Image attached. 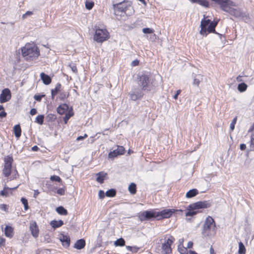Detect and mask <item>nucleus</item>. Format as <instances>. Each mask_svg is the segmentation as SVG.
I'll return each instance as SVG.
<instances>
[{
  "label": "nucleus",
  "instance_id": "2f4dec72",
  "mask_svg": "<svg viewBox=\"0 0 254 254\" xmlns=\"http://www.w3.org/2000/svg\"><path fill=\"white\" fill-rule=\"evenodd\" d=\"M239 254H246V249L245 246L243 244L242 242H240L239 243V250H238Z\"/></svg>",
  "mask_w": 254,
  "mask_h": 254
},
{
  "label": "nucleus",
  "instance_id": "c85d7f7f",
  "mask_svg": "<svg viewBox=\"0 0 254 254\" xmlns=\"http://www.w3.org/2000/svg\"><path fill=\"white\" fill-rule=\"evenodd\" d=\"M248 88V85L244 82H242L238 84V90L240 92H245Z\"/></svg>",
  "mask_w": 254,
  "mask_h": 254
},
{
  "label": "nucleus",
  "instance_id": "69168bd1",
  "mask_svg": "<svg viewBox=\"0 0 254 254\" xmlns=\"http://www.w3.org/2000/svg\"><path fill=\"white\" fill-rule=\"evenodd\" d=\"M193 246V243L191 241H190L188 243L187 248H191Z\"/></svg>",
  "mask_w": 254,
  "mask_h": 254
},
{
  "label": "nucleus",
  "instance_id": "39448f33",
  "mask_svg": "<svg viewBox=\"0 0 254 254\" xmlns=\"http://www.w3.org/2000/svg\"><path fill=\"white\" fill-rule=\"evenodd\" d=\"M211 203L208 201H198L191 204L188 206V211L186 213V216H192L197 214L195 210L200 208H207L210 206Z\"/></svg>",
  "mask_w": 254,
  "mask_h": 254
},
{
  "label": "nucleus",
  "instance_id": "f3484780",
  "mask_svg": "<svg viewBox=\"0 0 254 254\" xmlns=\"http://www.w3.org/2000/svg\"><path fill=\"white\" fill-rule=\"evenodd\" d=\"M60 240L64 247L68 248L69 246L70 240L68 236L62 235L60 238Z\"/></svg>",
  "mask_w": 254,
  "mask_h": 254
},
{
  "label": "nucleus",
  "instance_id": "e433bc0d",
  "mask_svg": "<svg viewBox=\"0 0 254 254\" xmlns=\"http://www.w3.org/2000/svg\"><path fill=\"white\" fill-rule=\"evenodd\" d=\"M69 96V93L64 91L61 92L59 95V99L60 100H64L67 98Z\"/></svg>",
  "mask_w": 254,
  "mask_h": 254
},
{
  "label": "nucleus",
  "instance_id": "f03ea898",
  "mask_svg": "<svg viewBox=\"0 0 254 254\" xmlns=\"http://www.w3.org/2000/svg\"><path fill=\"white\" fill-rule=\"evenodd\" d=\"M22 56L27 61L36 60L40 55L38 47L34 43H28L21 48Z\"/></svg>",
  "mask_w": 254,
  "mask_h": 254
},
{
  "label": "nucleus",
  "instance_id": "603ef678",
  "mask_svg": "<svg viewBox=\"0 0 254 254\" xmlns=\"http://www.w3.org/2000/svg\"><path fill=\"white\" fill-rule=\"evenodd\" d=\"M99 197L100 198L102 199L105 197V193L104 191L100 190L98 193Z\"/></svg>",
  "mask_w": 254,
  "mask_h": 254
},
{
  "label": "nucleus",
  "instance_id": "a19ab883",
  "mask_svg": "<svg viewBox=\"0 0 254 254\" xmlns=\"http://www.w3.org/2000/svg\"><path fill=\"white\" fill-rule=\"evenodd\" d=\"M94 4V3L93 2L87 1L85 3V7L87 9L90 10L93 7Z\"/></svg>",
  "mask_w": 254,
  "mask_h": 254
},
{
  "label": "nucleus",
  "instance_id": "de8ad7c7",
  "mask_svg": "<svg viewBox=\"0 0 254 254\" xmlns=\"http://www.w3.org/2000/svg\"><path fill=\"white\" fill-rule=\"evenodd\" d=\"M251 142L252 148H253V150H254V133H253L251 135Z\"/></svg>",
  "mask_w": 254,
  "mask_h": 254
},
{
  "label": "nucleus",
  "instance_id": "c9c22d12",
  "mask_svg": "<svg viewBox=\"0 0 254 254\" xmlns=\"http://www.w3.org/2000/svg\"><path fill=\"white\" fill-rule=\"evenodd\" d=\"M178 249L181 254H188L187 248L184 247L183 246L179 245Z\"/></svg>",
  "mask_w": 254,
  "mask_h": 254
},
{
  "label": "nucleus",
  "instance_id": "09e8293b",
  "mask_svg": "<svg viewBox=\"0 0 254 254\" xmlns=\"http://www.w3.org/2000/svg\"><path fill=\"white\" fill-rule=\"evenodd\" d=\"M243 75H239L237 77L236 80L238 82H244V81H247V80H245L244 79H243Z\"/></svg>",
  "mask_w": 254,
  "mask_h": 254
},
{
  "label": "nucleus",
  "instance_id": "9b49d317",
  "mask_svg": "<svg viewBox=\"0 0 254 254\" xmlns=\"http://www.w3.org/2000/svg\"><path fill=\"white\" fill-rule=\"evenodd\" d=\"M139 218L141 221L148 220L153 218H156L157 219V210L152 209L145 211L140 215Z\"/></svg>",
  "mask_w": 254,
  "mask_h": 254
},
{
  "label": "nucleus",
  "instance_id": "412c9836",
  "mask_svg": "<svg viewBox=\"0 0 254 254\" xmlns=\"http://www.w3.org/2000/svg\"><path fill=\"white\" fill-rule=\"evenodd\" d=\"M85 246V241L84 239H81L77 240L74 245V248L77 250L83 249Z\"/></svg>",
  "mask_w": 254,
  "mask_h": 254
},
{
  "label": "nucleus",
  "instance_id": "864d4df0",
  "mask_svg": "<svg viewBox=\"0 0 254 254\" xmlns=\"http://www.w3.org/2000/svg\"><path fill=\"white\" fill-rule=\"evenodd\" d=\"M0 209L2 210L6 211L7 209V205L5 204L0 205Z\"/></svg>",
  "mask_w": 254,
  "mask_h": 254
},
{
  "label": "nucleus",
  "instance_id": "6ab92c4d",
  "mask_svg": "<svg viewBox=\"0 0 254 254\" xmlns=\"http://www.w3.org/2000/svg\"><path fill=\"white\" fill-rule=\"evenodd\" d=\"M68 110V106L66 104H62L57 109L58 113L60 115L64 114Z\"/></svg>",
  "mask_w": 254,
  "mask_h": 254
},
{
  "label": "nucleus",
  "instance_id": "423d86ee",
  "mask_svg": "<svg viewBox=\"0 0 254 254\" xmlns=\"http://www.w3.org/2000/svg\"><path fill=\"white\" fill-rule=\"evenodd\" d=\"M110 37L109 33L105 28H100L95 26V32L93 39L97 43H103Z\"/></svg>",
  "mask_w": 254,
  "mask_h": 254
},
{
  "label": "nucleus",
  "instance_id": "5701e85b",
  "mask_svg": "<svg viewBox=\"0 0 254 254\" xmlns=\"http://www.w3.org/2000/svg\"><path fill=\"white\" fill-rule=\"evenodd\" d=\"M5 235L9 238H12L13 235V229L11 226H6L4 229Z\"/></svg>",
  "mask_w": 254,
  "mask_h": 254
},
{
  "label": "nucleus",
  "instance_id": "58836bf2",
  "mask_svg": "<svg viewBox=\"0 0 254 254\" xmlns=\"http://www.w3.org/2000/svg\"><path fill=\"white\" fill-rule=\"evenodd\" d=\"M21 201L24 205V209L27 210L29 208L27 200L25 198L22 197L21 198Z\"/></svg>",
  "mask_w": 254,
  "mask_h": 254
},
{
  "label": "nucleus",
  "instance_id": "a878e982",
  "mask_svg": "<svg viewBox=\"0 0 254 254\" xmlns=\"http://www.w3.org/2000/svg\"><path fill=\"white\" fill-rule=\"evenodd\" d=\"M198 194V190L196 189H193L188 191L186 195V197L191 198Z\"/></svg>",
  "mask_w": 254,
  "mask_h": 254
},
{
  "label": "nucleus",
  "instance_id": "aec40b11",
  "mask_svg": "<svg viewBox=\"0 0 254 254\" xmlns=\"http://www.w3.org/2000/svg\"><path fill=\"white\" fill-rule=\"evenodd\" d=\"M40 77L42 80L43 81V82L45 85H48L51 83L52 79L51 77L45 73L42 72L40 74Z\"/></svg>",
  "mask_w": 254,
  "mask_h": 254
},
{
  "label": "nucleus",
  "instance_id": "3c124183",
  "mask_svg": "<svg viewBox=\"0 0 254 254\" xmlns=\"http://www.w3.org/2000/svg\"><path fill=\"white\" fill-rule=\"evenodd\" d=\"M33 12L32 11H28L25 14L22 15L23 18H26L27 16L32 15Z\"/></svg>",
  "mask_w": 254,
  "mask_h": 254
},
{
  "label": "nucleus",
  "instance_id": "c756f323",
  "mask_svg": "<svg viewBox=\"0 0 254 254\" xmlns=\"http://www.w3.org/2000/svg\"><path fill=\"white\" fill-rule=\"evenodd\" d=\"M73 115V112L72 111V109L68 111L65 115V116L64 117V121L65 124L67 123V121L69 119V118Z\"/></svg>",
  "mask_w": 254,
  "mask_h": 254
},
{
  "label": "nucleus",
  "instance_id": "8fccbe9b",
  "mask_svg": "<svg viewBox=\"0 0 254 254\" xmlns=\"http://www.w3.org/2000/svg\"><path fill=\"white\" fill-rule=\"evenodd\" d=\"M57 192L60 195H64V190L63 188H60L57 190Z\"/></svg>",
  "mask_w": 254,
  "mask_h": 254
},
{
  "label": "nucleus",
  "instance_id": "5fc2aeb1",
  "mask_svg": "<svg viewBox=\"0 0 254 254\" xmlns=\"http://www.w3.org/2000/svg\"><path fill=\"white\" fill-rule=\"evenodd\" d=\"M87 137V135L86 134H85L84 135V136H78L76 138V140L77 141H79V140H83L84 138H86Z\"/></svg>",
  "mask_w": 254,
  "mask_h": 254
},
{
  "label": "nucleus",
  "instance_id": "774afa93",
  "mask_svg": "<svg viewBox=\"0 0 254 254\" xmlns=\"http://www.w3.org/2000/svg\"><path fill=\"white\" fill-rule=\"evenodd\" d=\"M138 248H137L136 247H132V250L131 251V252H132L133 253H136L138 251Z\"/></svg>",
  "mask_w": 254,
  "mask_h": 254
},
{
  "label": "nucleus",
  "instance_id": "f257e3e1",
  "mask_svg": "<svg viewBox=\"0 0 254 254\" xmlns=\"http://www.w3.org/2000/svg\"><path fill=\"white\" fill-rule=\"evenodd\" d=\"M220 5L221 9L236 18H240L245 22H250V17L248 13L242 11L241 9H236L233 7L236 5L234 2L230 0H212Z\"/></svg>",
  "mask_w": 254,
  "mask_h": 254
},
{
  "label": "nucleus",
  "instance_id": "cd10ccee",
  "mask_svg": "<svg viewBox=\"0 0 254 254\" xmlns=\"http://www.w3.org/2000/svg\"><path fill=\"white\" fill-rule=\"evenodd\" d=\"M56 211L60 215H66L67 214V210L62 206L57 207Z\"/></svg>",
  "mask_w": 254,
  "mask_h": 254
},
{
  "label": "nucleus",
  "instance_id": "680f3d73",
  "mask_svg": "<svg viewBox=\"0 0 254 254\" xmlns=\"http://www.w3.org/2000/svg\"><path fill=\"white\" fill-rule=\"evenodd\" d=\"M5 239L3 238H1L0 239V246H4L5 244Z\"/></svg>",
  "mask_w": 254,
  "mask_h": 254
},
{
  "label": "nucleus",
  "instance_id": "6e6d98bb",
  "mask_svg": "<svg viewBox=\"0 0 254 254\" xmlns=\"http://www.w3.org/2000/svg\"><path fill=\"white\" fill-rule=\"evenodd\" d=\"M139 61L137 60H134L131 62V65L133 66H136L138 64Z\"/></svg>",
  "mask_w": 254,
  "mask_h": 254
},
{
  "label": "nucleus",
  "instance_id": "4c0bfd02",
  "mask_svg": "<svg viewBox=\"0 0 254 254\" xmlns=\"http://www.w3.org/2000/svg\"><path fill=\"white\" fill-rule=\"evenodd\" d=\"M44 116L43 115H38L36 118L35 122L38 123L39 125H41L43 124L44 122Z\"/></svg>",
  "mask_w": 254,
  "mask_h": 254
},
{
  "label": "nucleus",
  "instance_id": "6e6552de",
  "mask_svg": "<svg viewBox=\"0 0 254 254\" xmlns=\"http://www.w3.org/2000/svg\"><path fill=\"white\" fill-rule=\"evenodd\" d=\"M177 211L182 212V210L174 209H165L160 211H157V220H159L162 219L169 218L174 213Z\"/></svg>",
  "mask_w": 254,
  "mask_h": 254
},
{
  "label": "nucleus",
  "instance_id": "473e14b6",
  "mask_svg": "<svg viewBox=\"0 0 254 254\" xmlns=\"http://www.w3.org/2000/svg\"><path fill=\"white\" fill-rule=\"evenodd\" d=\"M114 245L116 246H124L125 245V241L123 238H121L115 242Z\"/></svg>",
  "mask_w": 254,
  "mask_h": 254
},
{
  "label": "nucleus",
  "instance_id": "7c9ffc66",
  "mask_svg": "<svg viewBox=\"0 0 254 254\" xmlns=\"http://www.w3.org/2000/svg\"><path fill=\"white\" fill-rule=\"evenodd\" d=\"M136 186L135 184L132 183L128 187V190L131 194H134L136 192Z\"/></svg>",
  "mask_w": 254,
  "mask_h": 254
},
{
  "label": "nucleus",
  "instance_id": "4468645a",
  "mask_svg": "<svg viewBox=\"0 0 254 254\" xmlns=\"http://www.w3.org/2000/svg\"><path fill=\"white\" fill-rule=\"evenodd\" d=\"M11 97L10 91L8 88H5L2 91L0 96L1 103L8 101Z\"/></svg>",
  "mask_w": 254,
  "mask_h": 254
},
{
  "label": "nucleus",
  "instance_id": "e2e57ef3",
  "mask_svg": "<svg viewBox=\"0 0 254 254\" xmlns=\"http://www.w3.org/2000/svg\"><path fill=\"white\" fill-rule=\"evenodd\" d=\"M70 67L73 72L75 73L77 72V68L76 66L73 65L71 66Z\"/></svg>",
  "mask_w": 254,
  "mask_h": 254
},
{
  "label": "nucleus",
  "instance_id": "2eb2a0df",
  "mask_svg": "<svg viewBox=\"0 0 254 254\" xmlns=\"http://www.w3.org/2000/svg\"><path fill=\"white\" fill-rule=\"evenodd\" d=\"M211 21L209 19H205L204 18L201 21L200 34L203 36H206L207 33H206V27L210 24Z\"/></svg>",
  "mask_w": 254,
  "mask_h": 254
},
{
  "label": "nucleus",
  "instance_id": "0e129e2a",
  "mask_svg": "<svg viewBox=\"0 0 254 254\" xmlns=\"http://www.w3.org/2000/svg\"><path fill=\"white\" fill-rule=\"evenodd\" d=\"M39 147L36 145H35L32 147V150L33 151H37L39 150Z\"/></svg>",
  "mask_w": 254,
  "mask_h": 254
},
{
  "label": "nucleus",
  "instance_id": "393cba45",
  "mask_svg": "<svg viewBox=\"0 0 254 254\" xmlns=\"http://www.w3.org/2000/svg\"><path fill=\"white\" fill-rule=\"evenodd\" d=\"M61 84L59 83H58L55 89H52L51 90V95L53 99L54 98V96L57 95V94L61 90Z\"/></svg>",
  "mask_w": 254,
  "mask_h": 254
},
{
  "label": "nucleus",
  "instance_id": "1a4fd4ad",
  "mask_svg": "<svg viewBox=\"0 0 254 254\" xmlns=\"http://www.w3.org/2000/svg\"><path fill=\"white\" fill-rule=\"evenodd\" d=\"M175 240L173 236H170L168 239H165L164 242L162 245V254H169L171 253V246Z\"/></svg>",
  "mask_w": 254,
  "mask_h": 254
},
{
  "label": "nucleus",
  "instance_id": "a211bd4d",
  "mask_svg": "<svg viewBox=\"0 0 254 254\" xmlns=\"http://www.w3.org/2000/svg\"><path fill=\"white\" fill-rule=\"evenodd\" d=\"M217 21H211L210 24H209L206 27V33H207V32H208V33H214L217 34L215 30V27L217 26Z\"/></svg>",
  "mask_w": 254,
  "mask_h": 254
},
{
  "label": "nucleus",
  "instance_id": "4be33fe9",
  "mask_svg": "<svg viewBox=\"0 0 254 254\" xmlns=\"http://www.w3.org/2000/svg\"><path fill=\"white\" fill-rule=\"evenodd\" d=\"M96 175L97 176V177L96 178V181L102 184L104 182V180L105 179V178L106 176L107 175V174L105 173H104L103 172H100L98 173Z\"/></svg>",
  "mask_w": 254,
  "mask_h": 254
},
{
  "label": "nucleus",
  "instance_id": "f704fd0d",
  "mask_svg": "<svg viewBox=\"0 0 254 254\" xmlns=\"http://www.w3.org/2000/svg\"><path fill=\"white\" fill-rule=\"evenodd\" d=\"M201 77L202 76L200 74L196 75V76L194 77L193 84L196 86H198L200 79H201Z\"/></svg>",
  "mask_w": 254,
  "mask_h": 254
},
{
  "label": "nucleus",
  "instance_id": "7ed1b4c3",
  "mask_svg": "<svg viewBox=\"0 0 254 254\" xmlns=\"http://www.w3.org/2000/svg\"><path fill=\"white\" fill-rule=\"evenodd\" d=\"M137 84L141 89L144 91H150L153 87V79L150 73L143 71L137 78Z\"/></svg>",
  "mask_w": 254,
  "mask_h": 254
},
{
  "label": "nucleus",
  "instance_id": "13d9d810",
  "mask_svg": "<svg viewBox=\"0 0 254 254\" xmlns=\"http://www.w3.org/2000/svg\"><path fill=\"white\" fill-rule=\"evenodd\" d=\"M30 114H31L32 116H33V115H35V114L37 113V110H36V109H35V108H33V109H32L30 110Z\"/></svg>",
  "mask_w": 254,
  "mask_h": 254
},
{
  "label": "nucleus",
  "instance_id": "37998d69",
  "mask_svg": "<svg viewBox=\"0 0 254 254\" xmlns=\"http://www.w3.org/2000/svg\"><path fill=\"white\" fill-rule=\"evenodd\" d=\"M237 120V117H236L235 118H234L233 119L232 122L230 124V128L231 130H233L234 129L235 126V124H236Z\"/></svg>",
  "mask_w": 254,
  "mask_h": 254
},
{
  "label": "nucleus",
  "instance_id": "dca6fc26",
  "mask_svg": "<svg viewBox=\"0 0 254 254\" xmlns=\"http://www.w3.org/2000/svg\"><path fill=\"white\" fill-rule=\"evenodd\" d=\"M30 229L31 232V234L34 237L37 238L38 237L39 229L35 222L30 224Z\"/></svg>",
  "mask_w": 254,
  "mask_h": 254
},
{
  "label": "nucleus",
  "instance_id": "4d7b16f0",
  "mask_svg": "<svg viewBox=\"0 0 254 254\" xmlns=\"http://www.w3.org/2000/svg\"><path fill=\"white\" fill-rule=\"evenodd\" d=\"M6 113L5 111H2L0 113V118H3L6 116Z\"/></svg>",
  "mask_w": 254,
  "mask_h": 254
},
{
  "label": "nucleus",
  "instance_id": "c03bdc74",
  "mask_svg": "<svg viewBox=\"0 0 254 254\" xmlns=\"http://www.w3.org/2000/svg\"><path fill=\"white\" fill-rule=\"evenodd\" d=\"M50 180L52 181H56L58 182H61L62 181V180L61 178L58 176H52L50 178Z\"/></svg>",
  "mask_w": 254,
  "mask_h": 254
},
{
  "label": "nucleus",
  "instance_id": "338daca9",
  "mask_svg": "<svg viewBox=\"0 0 254 254\" xmlns=\"http://www.w3.org/2000/svg\"><path fill=\"white\" fill-rule=\"evenodd\" d=\"M39 194V192L38 190H35L34 193V195H33L34 197L36 198Z\"/></svg>",
  "mask_w": 254,
  "mask_h": 254
},
{
  "label": "nucleus",
  "instance_id": "bb28decb",
  "mask_svg": "<svg viewBox=\"0 0 254 254\" xmlns=\"http://www.w3.org/2000/svg\"><path fill=\"white\" fill-rule=\"evenodd\" d=\"M14 131L15 137L19 138L20 136L21 133V129L19 125L14 126Z\"/></svg>",
  "mask_w": 254,
  "mask_h": 254
},
{
  "label": "nucleus",
  "instance_id": "9d476101",
  "mask_svg": "<svg viewBox=\"0 0 254 254\" xmlns=\"http://www.w3.org/2000/svg\"><path fill=\"white\" fill-rule=\"evenodd\" d=\"M13 158L12 157L7 156L4 159V165L2 170L4 176L8 177L11 174Z\"/></svg>",
  "mask_w": 254,
  "mask_h": 254
},
{
  "label": "nucleus",
  "instance_id": "72a5a7b5",
  "mask_svg": "<svg viewBox=\"0 0 254 254\" xmlns=\"http://www.w3.org/2000/svg\"><path fill=\"white\" fill-rule=\"evenodd\" d=\"M105 194L108 197H114L116 194V190L113 189H110L106 192Z\"/></svg>",
  "mask_w": 254,
  "mask_h": 254
},
{
  "label": "nucleus",
  "instance_id": "ddd939ff",
  "mask_svg": "<svg viewBox=\"0 0 254 254\" xmlns=\"http://www.w3.org/2000/svg\"><path fill=\"white\" fill-rule=\"evenodd\" d=\"M125 153V148L122 146H117V148L110 152L108 154L110 158H114L119 155H123Z\"/></svg>",
  "mask_w": 254,
  "mask_h": 254
},
{
  "label": "nucleus",
  "instance_id": "20e7f679",
  "mask_svg": "<svg viewBox=\"0 0 254 254\" xmlns=\"http://www.w3.org/2000/svg\"><path fill=\"white\" fill-rule=\"evenodd\" d=\"M216 231L215 223L214 219L210 216H208L205 221L202 234L204 237L214 235Z\"/></svg>",
  "mask_w": 254,
  "mask_h": 254
},
{
  "label": "nucleus",
  "instance_id": "a18cd8bd",
  "mask_svg": "<svg viewBox=\"0 0 254 254\" xmlns=\"http://www.w3.org/2000/svg\"><path fill=\"white\" fill-rule=\"evenodd\" d=\"M198 3L205 7H208L209 5L208 2L206 0H199Z\"/></svg>",
  "mask_w": 254,
  "mask_h": 254
},
{
  "label": "nucleus",
  "instance_id": "0eeeda50",
  "mask_svg": "<svg viewBox=\"0 0 254 254\" xmlns=\"http://www.w3.org/2000/svg\"><path fill=\"white\" fill-rule=\"evenodd\" d=\"M114 8V13L115 15H122L123 13L127 14V11L131 10L132 7L129 2L127 1V3H115L113 4Z\"/></svg>",
  "mask_w": 254,
  "mask_h": 254
},
{
  "label": "nucleus",
  "instance_id": "79ce46f5",
  "mask_svg": "<svg viewBox=\"0 0 254 254\" xmlns=\"http://www.w3.org/2000/svg\"><path fill=\"white\" fill-rule=\"evenodd\" d=\"M154 30L150 28H144L142 29V32L144 34H151L154 32Z\"/></svg>",
  "mask_w": 254,
  "mask_h": 254
},
{
  "label": "nucleus",
  "instance_id": "f8f14e48",
  "mask_svg": "<svg viewBox=\"0 0 254 254\" xmlns=\"http://www.w3.org/2000/svg\"><path fill=\"white\" fill-rule=\"evenodd\" d=\"M143 91L141 89L133 87L129 93L130 98L132 101H136L141 98L143 95Z\"/></svg>",
  "mask_w": 254,
  "mask_h": 254
},
{
  "label": "nucleus",
  "instance_id": "052dcab7",
  "mask_svg": "<svg viewBox=\"0 0 254 254\" xmlns=\"http://www.w3.org/2000/svg\"><path fill=\"white\" fill-rule=\"evenodd\" d=\"M180 93H181L180 90H178V91H177L176 93L174 95V97H173L175 99H177L178 95L180 94Z\"/></svg>",
  "mask_w": 254,
  "mask_h": 254
},
{
  "label": "nucleus",
  "instance_id": "ea45409f",
  "mask_svg": "<svg viewBox=\"0 0 254 254\" xmlns=\"http://www.w3.org/2000/svg\"><path fill=\"white\" fill-rule=\"evenodd\" d=\"M17 188V187H14L13 188H12V189L13 190H15L16 189V188ZM7 189H8V190H11V188H6V187H4V190H1L0 192V194L1 195H3V196H6L7 195V192L5 190H7Z\"/></svg>",
  "mask_w": 254,
  "mask_h": 254
},
{
  "label": "nucleus",
  "instance_id": "bf43d9fd",
  "mask_svg": "<svg viewBox=\"0 0 254 254\" xmlns=\"http://www.w3.org/2000/svg\"><path fill=\"white\" fill-rule=\"evenodd\" d=\"M240 148L241 150H245L246 148V145L244 143H242L240 145Z\"/></svg>",
  "mask_w": 254,
  "mask_h": 254
},
{
  "label": "nucleus",
  "instance_id": "b1692460",
  "mask_svg": "<svg viewBox=\"0 0 254 254\" xmlns=\"http://www.w3.org/2000/svg\"><path fill=\"white\" fill-rule=\"evenodd\" d=\"M51 226L54 228H59L64 224V222L60 220L59 221L53 220L50 223Z\"/></svg>",
  "mask_w": 254,
  "mask_h": 254
},
{
  "label": "nucleus",
  "instance_id": "49530a36",
  "mask_svg": "<svg viewBox=\"0 0 254 254\" xmlns=\"http://www.w3.org/2000/svg\"><path fill=\"white\" fill-rule=\"evenodd\" d=\"M44 96H45V95H35L34 97V98L35 100H36L37 101H40L42 99V98L43 97H44Z\"/></svg>",
  "mask_w": 254,
  "mask_h": 254
}]
</instances>
